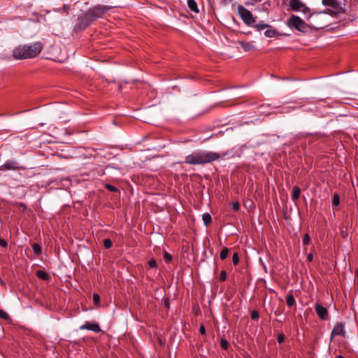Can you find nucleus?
I'll use <instances>...</instances> for the list:
<instances>
[{"instance_id":"9d476101","label":"nucleus","mask_w":358,"mask_h":358,"mask_svg":"<svg viewBox=\"0 0 358 358\" xmlns=\"http://www.w3.org/2000/svg\"><path fill=\"white\" fill-rule=\"evenodd\" d=\"M344 335H345L344 324L342 322L337 323L334 326V327L331 333V339L336 336H344Z\"/></svg>"},{"instance_id":"7ed1b4c3","label":"nucleus","mask_w":358,"mask_h":358,"mask_svg":"<svg viewBox=\"0 0 358 358\" xmlns=\"http://www.w3.org/2000/svg\"><path fill=\"white\" fill-rule=\"evenodd\" d=\"M237 11L241 19L247 26L251 27L255 22H256L257 17L254 16L252 13L243 5H238Z\"/></svg>"},{"instance_id":"cd10ccee","label":"nucleus","mask_w":358,"mask_h":358,"mask_svg":"<svg viewBox=\"0 0 358 358\" xmlns=\"http://www.w3.org/2000/svg\"><path fill=\"white\" fill-rule=\"evenodd\" d=\"M302 242L303 245H308L310 242V238L308 234H306L302 239Z\"/></svg>"},{"instance_id":"72a5a7b5","label":"nucleus","mask_w":358,"mask_h":358,"mask_svg":"<svg viewBox=\"0 0 358 358\" xmlns=\"http://www.w3.org/2000/svg\"><path fill=\"white\" fill-rule=\"evenodd\" d=\"M285 336L284 334L280 333L278 335L277 341L279 343H282L285 341Z\"/></svg>"},{"instance_id":"6e6552de","label":"nucleus","mask_w":358,"mask_h":358,"mask_svg":"<svg viewBox=\"0 0 358 358\" xmlns=\"http://www.w3.org/2000/svg\"><path fill=\"white\" fill-rule=\"evenodd\" d=\"M24 169V167H22L18 165L17 162L13 160H8L0 167V170H20Z\"/></svg>"},{"instance_id":"a19ab883","label":"nucleus","mask_w":358,"mask_h":358,"mask_svg":"<svg viewBox=\"0 0 358 358\" xmlns=\"http://www.w3.org/2000/svg\"><path fill=\"white\" fill-rule=\"evenodd\" d=\"M252 2H245L246 6L253 5L255 3L260 2L262 0H251Z\"/></svg>"},{"instance_id":"4468645a","label":"nucleus","mask_w":358,"mask_h":358,"mask_svg":"<svg viewBox=\"0 0 358 358\" xmlns=\"http://www.w3.org/2000/svg\"><path fill=\"white\" fill-rule=\"evenodd\" d=\"M187 6L189 10L195 13H199V8L197 6V3L195 0H187Z\"/></svg>"},{"instance_id":"f3484780","label":"nucleus","mask_w":358,"mask_h":358,"mask_svg":"<svg viewBox=\"0 0 358 358\" xmlns=\"http://www.w3.org/2000/svg\"><path fill=\"white\" fill-rule=\"evenodd\" d=\"M202 220L206 226H208L212 222V217L208 213L202 215Z\"/></svg>"},{"instance_id":"1a4fd4ad","label":"nucleus","mask_w":358,"mask_h":358,"mask_svg":"<svg viewBox=\"0 0 358 358\" xmlns=\"http://www.w3.org/2000/svg\"><path fill=\"white\" fill-rule=\"evenodd\" d=\"M315 312L317 315V316L322 320H327V317H328V310L327 309L321 306L320 303H317L315 305Z\"/></svg>"},{"instance_id":"2eb2a0df","label":"nucleus","mask_w":358,"mask_h":358,"mask_svg":"<svg viewBox=\"0 0 358 358\" xmlns=\"http://www.w3.org/2000/svg\"><path fill=\"white\" fill-rule=\"evenodd\" d=\"M286 303L289 307L293 306L296 303L295 299L292 292H289L286 296Z\"/></svg>"},{"instance_id":"4c0bfd02","label":"nucleus","mask_w":358,"mask_h":358,"mask_svg":"<svg viewBox=\"0 0 358 358\" xmlns=\"http://www.w3.org/2000/svg\"><path fill=\"white\" fill-rule=\"evenodd\" d=\"M0 245L3 248H6L8 245L7 241L5 239L0 238Z\"/></svg>"},{"instance_id":"9b49d317","label":"nucleus","mask_w":358,"mask_h":358,"mask_svg":"<svg viewBox=\"0 0 358 358\" xmlns=\"http://www.w3.org/2000/svg\"><path fill=\"white\" fill-rule=\"evenodd\" d=\"M80 329L81 330H84V329L90 330L95 333H99L101 331L99 324L91 323L90 322H86L85 324H83V325H81L80 327Z\"/></svg>"},{"instance_id":"58836bf2","label":"nucleus","mask_w":358,"mask_h":358,"mask_svg":"<svg viewBox=\"0 0 358 358\" xmlns=\"http://www.w3.org/2000/svg\"><path fill=\"white\" fill-rule=\"evenodd\" d=\"M199 332L202 335H205L206 334V328L204 327V325H201L200 328H199Z\"/></svg>"},{"instance_id":"f257e3e1","label":"nucleus","mask_w":358,"mask_h":358,"mask_svg":"<svg viewBox=\"0 0 358 358\" xmlns=\"http://www.w3.org/2000/svg\"><path fill=\"white\" fill-rule=\"evenodd\" d=\"M227 155H222L217 152L205 150H196L185 157V162L190 165H200L209 164L219 160Z\"/></svg>"},{"instance_id":"6ab92c4d","label":"nucleus","mask_w":358,"mask_h":358,"mask_svg":"<svg viewBox=\"0 0 358 358\" xmlns=\"http://www.w3.org/2000/svg\"><path fill=\"white\" fill-rule=\"evenodd\" d=\"M264 35L268 38H273L278 35V31L275 29H268L264 32Z\"/></svg>"},{"instance_id":"c756f323","label":"nucleus","mask_w":358,"mask_h":358,"mask_svg":"<svg viewBox=\"0 0 358 358\" xmlns=\"http://www.w3.org/2000/svg\"><path fill=\"white\" fill-rule=\"evenodd\" d=\"M232 262L234 265H237L239 262V257L237 252L234 253L232 257Z\"/></svg>"},{"instance_id":"ea45409f","label":"nucleus","mask_w":358,"mask_h":358,"mask_svg":"<svg viewBox=\"0 0 358 358\" xmlns=\"http://www.w3.org/2000/svg\"><path fill=\"white\" fill-rule=\"evenodd\" d=\"M313 259V254L312 252H310L308 255H307V261L309 262H311Z\"/></svg>"},{"instance_id":"393cba45","label":"nucleus","mask_w":358,"mask_h":358,"mask_svg":"<svg viewBox=\"0 0 358 358\" xmlns=\"http://www.w3.org/2000/svg\"><path fill=\"white\" fill-rule=\"evenodd\" d=\"M322 3L324 6H329L334 7L336 3V0H322Z\"/></svg>"},{"instance_id":"4be33fe9","label":"nucleus","mask_w":358,"mask_h":358,"mask_svg":"<svg viewBox=\"0 0 358 358\" xmlns=\"http://www.w3.org/2000/svg\"><path fill=\"white\" fill-rule=\"evenodd\" d=\"M220 346L223 350H227L229 347V343L225 338H221V341H220Z\"/></svg>"},{"instance_id":"2f4dec72","label":"nucleus","mask_w":358,"mask_h":358,"mask_svg":"<svg viewBox=\"0 0 358 358\" xmlns=\"http://www.w3.org/2000/svg\"><path fill=\"white\" fill-rule=\"evenodd\" d=\"M70 9V6L67 5H64L62 8H57V11L64 12L66 14L69 13V10Z\"/></svg>"},{"instance_id":"0eeeda50","label":"nucleus","mask_w":358,"mask_h":358,"mask_svg":"<svg viewBox=\"0 0 358 358\" xmlns=\"http://www.w3.org/2000/svg\"><path fill=\"white\" fill-rule=\"evenodd\" d=\"M287 25L289 27H294L299 31H303L306 27V22L299 16L294 15H291L288 20Z\"/></svg>"},{"instance_id":"473e14b6","label":"nucleus","mask_w":358,"mask_h":358,"mask_svg":"<svg viewBox=\"0 0 358 358\" xmlns=\"http://www.w3.org/2000/svg\"><path fill=\"white\" fill-rule=\"evenodd\" d=\"M259 317V312L256 310H254L251 313V318L252 320H257Z\"/></svg>"},{"instance_id":"423d86ee","label":"nucleus","mask_w":358,"mask_h":358,"mask_svg":"<svg viewBox=\"0 0 358 358\" xmlns=\"http://www.w3.org/2000/svg\"><path fill=\"white\" fill-rule=\"evenodd\" d=\"M93 22V20L90 17L88 13L85 12V14H83L81 16H79L78 18V22L75 24L73 30L75 31H82L85 30Z\"/></svg>"},{"instance_id":"f8f14e48","label":"nucleus","mask_w":358,"mask_h":358,"mask_svg":"<svg viewBox=\"0 0 358 358\" xmlns=\"http://www.w3.org/2000/svg\"><path fill=\"white\" fill-rule=\"evenodd\" d=\"M238 43L245 52L251 51L255 48L252 42L238 41Z\"/></svg>"},{"instance_id":"e433bc0d","label":"nucleus","mask_w":358,"mask_h":358,"mask_svg":"<svg viewBox=\"0 0 358 358\" xmlns=\"http://www.w3.org/2000/svg\"><path fill=\"white\" fill-rule=\"evenodd\" d=\"M92 298H93V301L95 303H98L100 301V296L96 293L93 294Z\"/></svg>"},{"instance_id":"f03ea898","label":"nucleus","mask_w":358,"mask_h":358,"mask_svg":"<svg viewBox=\"0 0 358 358\" xmlns=\"http://www.w3.org/2000/svg\"><path fill=\"white\" fill-rule=\"evenodd\" d=\"M43 45L37 41L32 44H26L16 47L13 52V56L17 59H27L36 57L42 51Z\"/></svg>"},{"instance_id":"a18cd8bd","label":"nucleus","mask_w":358,"mask_h":358,"mask_svg":"<svg viewBox=\"0 0 358 358\" xmlns=\"http://www.w3.org/2000/svg\"><path fill=\"white\" fill-rule=\"evenodd\" d=\"M357 186H358V183H357Z\"/></svg>"},{"instance_id":"39448f33","label":"nucleus","mask_w":358,"mask_h":358,"mask_svg":"<svg viewBox=\"0 0 358 358\" xmlns=\"http://www.w3.org/2000/svg\"><path fill=\"white\" fill-rule=\"evenodd\" d=\"M289 6L294 12H302L305 15L310 18L312 16L310 9L301 0H290Z\"/></svg>"},{"instance_id":"aec40b11","label":"nucleus","mask_w":358,"mask_h":358,"mask_svg":"<svg viewBox=\"0 0 358 358\" xmlns=\"http://www.w3.org/2000/svg\"><path fill=\"white\" fill-rule=\"evenodd\" d=\"M32 250L36 255H41L42 252L41 247L38 243H33L31 245Z\"/></svg>"},{"instance_id":"a211bd4d","label":"nucleus","mask_w":358,"mask_h":358,"mask_svg":"<svg viewBox=\"0 0 358 358\" xmlns=\"http://www.w3.org/2000/svg\"><path fill=\"white\" fill-rule=\"evenodd\" d=\"M36 275L37 277L43 280H48L49 279L48 274L45 271L43 270H38L36 271Z\"/></svg>"},{"instance_id":"c03bdc74","label":"nucleus","mask_w":358,"mask_h":358,"mask_svg":"<svg viewBox=\"0 0 358 358\" xmlns=\"http://www.w3.org/2000/svg\"><path fill=\"white\" fill-rule=\"evenodd\" d=\"M320 13H326V12L323 11V12H320Z\"/></svg>"},{"instance_id":"dca6fc26","label":"nucleus","mask_w":358,"mask_h":358,"mask_svg":"<svg viewBox=\"0 0 358 358\" xmlns=\"http://www.w3.org/2000/svg\"><path fill=\"white\" fill-rule=\"evenodd\" d=\"M300 194H301L300 188L297 186L294 187V188L292 189V200L294 201L298 200L300 196Z\"/></svg>"},{"instance_id":"a878e982","label":"nucleus","mask_w":358,"mask_h":358,"mask_svg":"<svg viewBox=\"0 0 358 358\" xmlns=\"http://www.w3.org/2000/svg\"><path fill=\"white\" fill-rule=\"evenodd\" d=\"M105 187L108 190L113 192H117L119 191L116 187H115L110 184H108V183L105 184Z\"/></svg>"},{"instance_id":"412c9836","label":"nucleus","mask_w":358,"mask_h":358,"mask_svg":"<svg viewBox=\"0 0 358 358\" xmlns=\"http://www.w3.org/2000/svg\"><path fill=\"white\" fill-rule=\"evenodd\" d=\"M229 251V250L227 248H224L221 250L220 254V259L222 260L225 259L228 256Z\"/></svg>"},{"instance_id":"bb28decb","label":"nucleus","mask_w":358,"mask_h":358,"mask_svg":"<svg viewBox=\"0 0 358 358\" xmlns=\"http://www.w3.org/2000/svg\"><path fill=\"white\" fill-rule=\"evenodd\" d=\"M103 245H104L105 248L109 249V248H110L112 247L113 243H112L110 239L106 238L103 241Z\"/></svg>"},{"instance_id":"20e7f679","label":"nucleus","mask_w":358,"mask_h":358,"mask_svg":"<svg viewBox=\"0 0 358 358\" xmlns=\"http://www.w3.org/2000/svg\"><path fill=\"white\" fill-rule=\"evenodd\" d=\"M111 7L103 5H96L94 7L89 8L86 12L94 21L101 18L107 13Z\"/></svg>"},{"instance_id":"f704fd0d","label":"nucleus","mask_w":358,"mask_h":358,"mask_svg":"<svg viewBox=\"0 0 358 358\" xmlns=\"http://www.w3.org/2000/svg\"><path fill=\"white\" fill-rule=\"evenodd\" d=\"M148 265L150 268H157V262H156L155 259H151L150 260H149Z\"/></svg>"},{"instance_id":"c85d7f7f","label":"nucleus","mask_w":358,"mask_h":358,"mask_svg":"<svg viewBox=\"0 0 358 358\" xmlns=\"http://www.w3.org/2000/svg\"><path fill=\"white\" fill-rule=\"evenodd\" d=\"M172 255L169 253H168L167 252H165L164 253V259L165 260L166 262H170L171 260H172Z\"/></svg>"},{"instance_id":"5701e85b","label":"nucleus","mask_w":358,"mask_h":358,"mask_svg":"<svg viewBox=\"0 0 358 358\" xmlns=\"http://www.w3.org/2000/svg\"><path fill=\"white\" fill-rule=\"evenodd\" d=\"M332 204L335 206H338L340 204V196L338 194L335 193L334 194Z\"/></svg>"},{"instance_id":"79ce46f5","label":"nucleus","mask_w":358,"mask_h":358,"mask_svg":"<svg viewBox=\"0 0 358 358\" xmlns=\"http://www.w3.org/2000/svg\"><path fill=\"white\" fill-rule=\"evenodd\" d=\"M356 276H357V281H358V270L356 271Z\"/></svg>"},{"instance_id":"ddd939ff","label":"nucleus","mask_w":358,"mask_h":358,"mask_svg":"<svg viewBox=\"0 0 358 358\" xmlns=\"http://www.w3.org/2000/svg\"><path fill=\"white\" fill-rule=\"evenodd\" d=\"M251 27H253L254 29H255L257 31H262L264 30V29H266V28H271V26L268 24H266L263 22H260L259 23H254L253 25L251 26Z\"/></svg>"},{"instance_id":"7c9ffc66","label":"nucleus","mask_w":358,"mask_h":358,"mask_svg":"<svg viewBox=\"0 0 358 358\" xmlns=\"http://www.w3.org/2000/svg\"><path fill=\"white\" fill-rule=\"evenodd\" d=\"M226 279H227V272L224 270H223L220 273L219 280L221 282H224L226 280Z\"/></svg>"},{"instance_id":"c9c22d12","label":"nucleus","mask_w":358,"mask_h":358,"mask_svg":"<svg viewBox=\"0 0 358 358\" xmlns=\"http://www.w3.org/2000/svg\"><path fill=\"white\" fill-rule=\"evenodd\" d=\"M232 208L235 211H238L240 208V204L238 201L234 202L232 203Z\"/></svg>"},{"instance_id":"b1692460","label":"nucleus","mask_w":358,"mask_h":358,"mask_svg":"<svg viewBox=\"0 0 358 358\" xmlns=\"http://www.w3.org/2000/svg\"><path fill=\"white\" fill-rule=\"evenodd\" d=\"M0 318L3 319L4 320H6V321L10 320L9 315L1 308H0Z\"/></svg>"},{"instance_id":"37998d69","label":"nucleus","mask_w":358,"mask_h":358,"mask_svg":"<svg viewBox=\"0 0 358 358\" xmlns=\"http://www.w3.org/2000/svg\"><path fill=\"white\" fill-rule=\"evenodd\" d=\"M337 358H345V357H343V356H342V355H339V356H338V357H337Z\"/></svg>"}]
</instances>
